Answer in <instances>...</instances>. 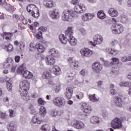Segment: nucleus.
<instances>
[{
  "label": "nucleus",
  "instance_id": "obj_1",
  "mask_svg": "<svg viewBox=\"0 0 131 131\" xmlns=\"http://www.w3.org/2000/svg\"><path fill=\"white\" fill-rule=\"evenodd\" d=\"M77 14L73 13L72 10L69 9L64 10L62 14V20L63 21H71L73 18H77Z\"/></svg>",
  "mask_w": 131,
  "mask_h": 131
},
{
  "label": "nucleus",
  "instance_id": "obj_2",
  "mask_svg": "<svg viewBox=\"0 0 131 131\" xmlns=\"http://www.w3.org/2000/svg\"><path fill=\"white\" fill-rule=\"evenodd\" d=\"M111 30L113 34H120L123 32V26L120 24H114L111 27Z\"/></svg>",
  "mask_w": 131,
  "mask_h": 131
},
{
  "label": "nucleus",
  "instance_id": "obj_3",
  "mask_svg": "<svg viewBox=\"0 0 131 131\" xmlns=\"http://www.w3.org/2000/svg\"><path fill=\"white\" fill-rule=\"evenodd\" d=\"M111 125L114 129H120L122 127V121L118 118H115L112 121Z\"/></svg>",
  "mask_w": 131,
  "mask_h": 131
},
{
  "label": "nucleus",
  "instance_id": "obj_4",
  "mask_svg": "<svg viewBox=\"0 0 131 131\" xmlns=\"http://www.w3.org/2000/svg\"><path fill=\"white\" fill-rule=\"evenodd\" d=\"M73 28L71 27L70 30V35H69L68 34L67 35V37L69 38L68 41L73 47H74L77 45V39L73 36Z\"/></svg>",
  "mask_w": 131,
  "mask_h": 131
},
{
  "label": "nucleus",
  "instance_id": "obj_5",
  "mask_svg": "<svg viewBox=\"0 0 131 131\" xmlns=\"http://www.w3.org/2000/svg\"><path fill=\"white\" fill-rule=\"evenodd\" d=\"M71 27H69L65 31L66 36L63 34L59 35V40L62 45H66L68 42L69 38L67 37V35H70Z\"/></svg>",
  "mask_w": 131,
  "mask_h": 131
},
{
  "label": "nucleus",
  "instance_id": "obj_6",
  "mask_svg": "<svg viewBox=\"0 0 131 131\" xmlns=\"http://www.w3.org/2000/svg\"><path fill=\"white\" fill-rule=\"evenodd\" d=\"M104 40V38L102 35L99 34L95 35L94 37V41H90V45H92L93 47H96V45H101Z\"/></svg>",
  "mask_w": 131,
  "mask_h": 131
},
{
  "label": "nucleus",
  "instance_id": "obj_7",
  "mask_svg": "<svg viewBox=\"0 0 131 131\" xmlns=\"http://www.w3.org/2000/svg\"><path fill=\"white\" fill-rule=\"evenodd\" d=\"M53 103L55 106H57V107H61V106H64V105H65L66 101L64 98L58 97L55 98L53 99Z\"/></svg>",
  "mask_w": 131,
  "mask_h": 131
},
{
  "label": "nucleus",
  "instance_id": "obj_8",
  "mask_svg": "<svg viewBox=\"0 0 131 131\" xmlns=\"http://www.w3.org/2000/svg\"><path fill=\"white\" fill-rule=\"evenodd\" d=\"M67 62L71 69H77L79 67V62L77 60H73L72 57H70L68 59Z\"/></svg>",
  "mask_w": 131,
  "mask_h": 131
},
{
  "label": "nucleus",
  "instance_id": "obj_9",
  "mask_svg": "<svg viewBox=\"0 0 131 131\" xmlns=\"http://www.w3.org/2000/svg\"><path fill=\"white\" fill-rule=\"evenodd\" d=\"M84 11H85V7L83 4H80L75 6L73 13L78 16V14H81Z\"/></svg>",
  "mask_w": 131,
  "mask_h": 131
},
{
  "label": "nucleus",
  "instance_id": "obj_10",
  "mask_svg": "<svg viewBox=\"0 0 131 131\" xmlns=\"http://www.w3.org/2000/svg\"><path fill=\"white\" fill-rule=\"evenodd\" d=\"M49 16L53 20H58L60 18V11L58 9H53L49 12Z\"/></svg>",
  "mask_w": 131,
  "mask_h": 131
},
{
  "label": "nucleus",
  "instance_id": "obj_11",
  "mask_svg": "<svg viewBox=\"0 0 131 131\" xmlns=\"http://www.w3.org/2000/svg\"><path fill=\"white\" fill-rule=\"evenodd\" d=\"M71 124L77 129L84 128V124L81 121L73 120L71 122Z\"/></svg>",
  "mask_w": 131,
  "mask_h": 131
},
{
  "label": "nucleus",
  "instance_id": "obj_12",
  "mask_svg": "<svg viewBox=\"0 0 131 131\" xmlns=\"http://www.w3.org/2000/svg\"><path fill=\"white\" fill-rule=\"evenodd\" d=\"M80 53L82 57H91L93 55V51L88 48H82L80 50Z\"/></svg>",
  "mask_w": 131,
  "mask_h": 131
},
{
  "label": "nucleus",
  "instance_id": "obj_13",
  "mask_svg": "<svg viewBox=\"0 0 131 131\" xmlns=\"http://www.w3.org/2000/svg\"><path fill=\"white\" fill-rule=\"evenodd\" d=\"M102 65H101L99 62H95L92 65V70H93V72L97 74H99L101 70H102Z\"/></svg>",
  "mask_w": 131,
  "mask_h": 131
},
{
  "label": "nucleus",
  "instance_id": "obj_14",
  "mask_svg": "<svg viewBox=\"0 0 131 131\" xmlns=\"http://www.w3.org/2000/svg\"><path fill=\"white\" fill-rule=\"evenodd\" d=\"M1 82H6V86L7 90L9 92H12V83H11V79L10 78H3L1 79Z\"/></svg>",
  "mask_w": 131,
  "mask_h": 131
},
{
  "label": "nucleus",
  "instance_id": "obj_15",
  "mask_svg": "<svg viewBox=\"0 0 131 131\" xmlns=\"http://www.w3.org/2000/svg\"><path fill=\"white\" fill-rule=\"evenodd\" d=\"M30 85V83H29V81L24 80L20 82L19 89H21V90H29Z\"/></svg>",
  "mask_w": 131,
  "mask_h": 131
},
{
  "label": "nucleus",
  "instance_id": "obj_16",
  "mask_svg": "<svg viewBox=\"0 0 131 131\" xmlns=\"http://www.w3.org/2000/svg\"><path fill=\"white\" fill-rule=\"evenodd\" d=\"M42 76L45 79H50V78L54 77V73L51 70H46L43 72Z\"/></svg>",
  "mask_w": 131,
  "mask_h": 131
},
{
  "label": "nucleus",
  "instance_id": "obj_17",
  "mask_svg": "<svg viewBox=\"0 0 131 131\" xmlns=\"http://www.w3.org/2000/svg\"><path fill=\"white\" fill-rule=\"evenodd\" d=\"M81 106L84 109L83 112L84 113L88 114L92 111V107L86 102H82Z\"/></svg>",
  "mask_w": 131,
  "mask_h": 131
},
{
  "label": "nucleus",
  "instance_id": "obj_18",
  "mask_svg": "<svg viewBox=\"0 0 131 131\" xmlns=\"http://www.w3.org/2000/svg\"><path fill=\"white\" fill-rule=\"evenodd\" d=\"M13 64H14V61L11 58H7V60L4 63V68H7L9 69L11 68V66H13Z\"/></svg>",
  "mask_w": 131,
  "mask_h": 131
},
{
  "label": "nucleus",
  "instance_id": "obj_19",
  "mask_svg": "<svg viewBox=\"0 0 131 131\" xmlns=\"http://www.w3.org/2000/svg\"><path fill=\"white\" fill-rule=\"evenodd\" d=\"M46 62L47 65L52 66V65H54L56 63V60L54 57L49 56L46 57Z\"/></svg>",
  "mask_w": 131,
  "mask_h": 131
},
{
  "label": "nucleus",
  "instance_id": "obj_20",
  "mask_svg": "<svg viewBox=\"0 0 131 131\" xmlns=\"http://www.w3.org/2000/svg\"><path fill=\"white\" fill-rule=\"evenodd\" d=\"M27 91H28V90L27 89H19V94L21 97H22L23 99H24V100L28 99L27 97V94H28V93L27 92Z\"/></svg>",
  "mask_w": 131,
  "mask_h": 131
},
{
  "label": "nucleus",
  "instance_id": "obj_21",
  "mask_svg": "<svg viewBox=\"0 0 131 131\" xmlns=\"http://www.w3.org/2000/svg\"><path fill=\"white\" fill-rule=\"evenodd\" d=\"M43 5L48 9H52L54 7V1L52 0H45L43 1Z\"/></svg>",
  "mask_w": 131,
  "mask_h": 131
},
{
  "label": "nucleus",
  "instance_id": "obj_22",
  "mask_svg": "<svg viewBox=\"0 0 131 131\" xmlns=\"http://www.w3.org/2000/svg\"><path fill=\"white\" fill-rule=\"evenodd\" d=\"M104 51H105L106 53H107V54H110V55H113L114 56L117 55L118 53L117 50L115 49H112V48H106L104 50Z\"/></svg>",
  "mask_w": 131,
  "mask_h": 131
},
{
  "label": "nucleus",
  "instance_id": "obj_23",
  "mask_svg": "<svg viewBox=\"0 0 131 131\" xmlns=\"http://www.w3.org/2000/svg\"><path fill=\"white\" fill-rule=\"evenodd\" d=\"M12 36L13 34L11 33H3V37H4L7 41H12Z\"/></svg>",
  "mask_w": 131,
  "mask_h": 131
},
{
  "label": "nucleus",
  "instance_id": "obj_24",
  "mask_svg": "<svg viewBox=\"0 0 131 131\" xmlns=\"http://www.w3.org/2000/svg\"><path fill=\"white\" fill-rule=\"evenodd\" d=\"M35 49L39 53H43L45 52V46L40 43L35 45Z\"/></svg>",
  "mask_w": 131,
  "mask_h": 131
},
{
  "label": "nucleus",
  "instance_id": "obj_25",
  "mask_svg": "<svg viewBox=\"0 0 131 131\" xmlns=\"http://www.w3.org/2000/svg\"><path fill=\"white\" fill-rule=\"evenodd\" d=\"M48 53L49 55H51L53 57H57L59 55V51L54 48L49 49Z\"/></svg>",
  "mask_w": 131,
  "mask_h": 131
},
{
  "label": "nucleus",
  "instance_id": "obj_26",
  "mask_svg": "<svg viewBox=\"0 0 131 131\" xmlns=\"http://www.w3.org/2000/svg\"><path fill=\"white\" fill-rule=\"evenodd\" d=\"M108 14L111 17H117L118 16V11L114 8H110L108 10Z\"/></svg>",
  "mask_w": 131,
  "mask_h": 131
},
{
  "label": "nucleus",
  "instance_id": "obj_27",
  "mask_svg": "<svg viewBox=\"0 0 131 131\" xmlns=\"http://www.w3.org/2000/svg\"><path fill=\"white\" fill-rule=\"evenodd\" d=\"M115 103L117 106V107H122V99L116 96L115 97Z\"/></svg>",
  "mask_w": 131,
  "mask_h": 131
},
{
  "label": "nucleus",
  "instance_id": "obj_28",
  "mask_svg": "<svg viewBox=\"0 0 131 131\" xmlns=\"http://www.w3.org/2000/svg\"><path fill=\"white\" fill-rule=\"evenodd\" d=\"M3 49L5 50L8 53H12L14 51V47L12 44H9L8 46H4L3 47Z\"/></svg>",
  "mask_w": 131,
  "mask_h": 131
},
{
  "label": "nucleus",
  "instance_id": "obj_29",
  "mask_svg": "<svg viewBox=\"0 0 131 131\" xmlns=\"http://www.w3.org/2000/svg\"><path fill=\"white\" fill-rule=\"evenodd\" d=\"M90 122L93 124H96L97 123H100V119L98 116H92L90 118Z\"/></svg>",
  "mask_w": 131,
  "mask_h": 131
},
{
  "label": "nucleus",
  "instance_id": "obj_30",
  "mask_svg": "<svg viewBox=\"0 0 131 131\" xmlns=\"http://www.w3.org/2000/svg\"><path fill=\"white\" fill-rule=\"evenodd\" d=\"M36 9H37V8H36V6H35V5L33 4H31L27 6V11L29 13H30V12L31 13H33L34 12V11L36 10Z\"/></svg>",
  "mask_w": 131,
  "mask_h": 131
},
{
  "label": "nucleus",
  "instance_id": "obj_31",
  "mask_svg": "<svg viewBox=\"0 0 131 131\" xmlns=\"http://www.w3.org/2000/svg\"><path fill=\"white\" fill-rule=\"evenodd\" d=\"M54 75H60L61 74V69L58 66H55L52 69Z\"/></svg>",
  "mask_w": 131,
  "mask_h": 131
},
{
  "label": "nucleus",
  "instance_id": "obj_32",
  "mask_svg": "<svg viewBox=\"0 0 131 131\" xmlns=\"http://www.w3.org/2000/svg\"><path fill=\"white\" fill-rule=\"evenodd\" d=\"M8 131H17V126L13 123H10L8 126Z\"/></svg>",
  "mask_w": 131,
  "mask_h": 131
},
{
  "label": "nucleus",
  "instance_id": "obj_33",
  "mask_svg": "<svg viewBox=\"0 0 131 131\" xmlns=\"http://www.w3.org/2000/svg\"><path fill=\"white\" fill-rule=\"evenodd\" d=\"M89 97L91 102H93V103L95 102H99V100H100V98H99V97H97L96 96V94L89 95Z\"/></svg>",
  "mask_w": 131,
  "mask_h": 131
},
{
  "label": "nucleus",
  "instance_id": "obj_34",
  "mask_svg": "<svg viewBox=\"0 0 131 131\" xmlns=\"http://www.w3.org/2000/svg\"><path fill=\"white\" fill-rule=\"evenodd\" d=\"M39 113L42 117H45L47 114V109L43 106H41L39 110Z\"/></svg>",
  "mask_w": 131,
  "mask_h": 131
},
{
  "label": "nucleus",
  "instance_id": "obj_35",
  "mask_svg": "<svg viewBox=\"0 0 131 131\" xmlns=\"http://www.w3.org/2000/svg\"><path fill=\"white\" fill-rule=\"evenodd\" d=\"M97 16L99 19H105L106 18V14L103 12V11H99L97 13Z\"/></svg>",
  "mask_w": 131,
  "mask_h": 131
},
{
  "label": "nucleus",
  "instance_id": "obj_36",
  "mask_svg": "<svg viewBox=\"0 0 131 131\" xmlns=\"http://www.w3.org/2000/svg\"><path fill=\"white\" fill-rule=\"evenodd\" d=\"M119 85L120 86H125L128 88V86H130L131 85V82H127V81H123V82H120L119 83Z\"/></svg>",
  "mask_w": 131,
  "mask_h": 131
},
{
  "label": "nucleus",
  "instance_id": "obj_37",
  "mask_svg": "<svg viewBox=\"0 0 131 131\" xmlns=\"http://www.w3.org/2000/svg\"><path fill=\"white\" fill-rule=\"evenodd\" d=\"M32 122L33 123H37L38 124H40L41 122V120L39 119L37 116H34L32 120Z\"/></svg>",
  "mask_w": 131,
  "mask_h": 131
},
{
  "label": "nucleus",
  "instance_id": "obj_38",
  "mask_svg": "<svg viewBox=\"0 0 131 131\" xmlns=\"http://www.w3.org/2000/svg\"><path fill=\"white\" fill-rule=\"evenodd\" d=\"M50 115L52 117H56L58 115V111L55 109H52L50 111Z\"/></svg>",
  "mask_w": 131,
  "mask_h": 131
},
{
  "label": "nucleus",
  "instance_id": "obj_39",
  "mask_svg": "<svg viewBox=\"0 0 131 131\" xmlns=\"http://www.w3.org/2000/svg\"><path fill=\"white\" fill-rule=\"evenodd\" d=\"M51 127L48 124H44L41 126L40 127L41 130L42 131H50Z\"/></svg>",
  "mask_w": 131,
  "mask_h": 131
},
{
  "label": "nucleus",
  "instance_id": "obj_40",
  "mask_svg": "<svg viewBox=\"0 0 131 131\" xmlns=\"http://www.w3.org/2000/svg\"><path fill=\"white\" fill-rule=\"evenodd\" d=\"M32 16L34 18H38L39 16V13L38 12V9H36V10H34L33 12L31 13Z\"/></svg>",
  "mask_w": 131,
  "mask_h": 131
},
{
  "label": "nucleus",
  "instance_id": "obj_41",
  "mask_svg": "<svg viewBox=\"0 0 131 131\" xmlns=\"http://www.w3.org/2000/svg\"><path fill=\"white\" fill-rule=\"evenodd\" d=\"M119 63V59L117 58H112V61L111 62V65H113V64H118Z\"/></svg>",
  "mask_w": 131,
  "mask_h": 131
},
{
  "label": "nucleus",
  "instance_id": "obj_42",
  "mask_svg": "<svg viewBox=\"0 0 131 131\" xmlns=\"http://www.w3.org/2000/svg\"><path fill=\"white\" fill-rule=\"evenodd\" d=\"M86 16H87V18L88 19V21H90V20H92L93 18L95 17V14L94 13H85Z\"/></svg>",
  "mask_w": 131,
  "mask_h": 131
},
{
  "label": "nucleus",
  "instance_id": "obj_43",
  "mask_svg": "<svg viewBox=\"0 0 131 131\" xmlns=\"http://www.w3.org/2000/svg\"><path fill=\"white\" fill-rule=\"evenodd\" d=\"M17 71L18 73H21L22 75V74L25 71V69H24L23 66H20L18 68Z\"/></svg>",
  "mask_w": 131,
  "mask_h": 131
},
{
  "label": "nucleus",
  "instance_id": "obj_44",
  "mask_svg": "<svg viewBox=\"0 0 131 131\" xmlns=\"http://www.w3.org/2000/svg\"><path fill=\"white\" fill-rule=\"evenodd\" d=\"M37 101L39 105H41L42 106L46 105V102L42 98H39Z\"/></svg>",
  "mask_w": 131,
  "mask_h": 131
},
{
  "label": "nucleus",
  "instance_id": "obj_45",
  "mask_svg": "<svg viewBox=\"0 0 131 131\" xmlns=\"http://www.w3.org/2000/svg\"><path fill=\"white\" fill-rule=\"evenodd\" d=\"M9 115L11 118L15 117L16 116V112L13 110H9Z\"/></svg>",
  "mask_w": 131,
  "mask_h": 131
},
{
  "label": "nucleus",
  "instance_id": "obj_46",
  "mask_svg": "<svg viewBox=\"0 0 131 131\" xmlns=\"http://www.w3.org/2000/svg\"><path fill=\"white\" fill-rule=\"evenodd\" d=\"M66 93H71L73 94V88L71 86L67 87L66 89Z\"/></svg>",
  "mask_w": 131,
  "mask_h": 131
},
{
  "label": "nucleus",
  "instance_id": "obj_47",
  "mask_svg": "<svg viewBox=\"0 0 131 131\" xmlns=\"http://www.w3.org/2000/svg\"><path fill=\"white\" fill-rule=\"evenodd\" d=\"M64 95L67 99H71L72 98V95L73 93H71L69 92H65Z\"/></svg>",
  "mask_w": 131,
  "mask_h": 131
},
{
  "label": "nucleus",
  "instance_id": "obj_48",
  "mask_svg": "<svg viewBox=\"0 0 131 131\" xmlns=\"http://www.w3.org/2000/svg\"><path fill=\"white\" fill-rule=\"evenodd\" d=\"M35 37L37 38V39H40L41 37H42V33L41 32H37L35 35Z\"/></svg>",
  "mask_w": 131,
  "mask_h": 131
},
{
  "label": "nucleus",
  "instance_id": "obj_49",
  "mask_svg": "<svg viewBox=\"0 0 131 131\" xmlns=\"http://www.w3.org/2000/svg\"><path fill=\"white\" fill-rule=\"evenodd\" d=\"M33 77V74L30 72H28V73L26 77V78L27 79H31V78H32Z\"/></svg>",
  "mask_w": 131,
  "mask_h": 131
},
{
  "label": "nucleus",
  "instance_id": "obj_50",
  "mask_svg": "<svg viewBox=\"0 0 131 131\" xmlns=\"http://www.w3.org/2000/svg\"><path fill=\"white\" fill-rule=\"evenodd\" d=\"M79 31L81 33L82 35H85V34H86V30H85L84 28L80 29Z\"/></svg>",
  "mask_w": 131,
  "mask_h": 131
},
{
  "label": "nucleus",
  "instance_id": "obj_51",
  "mask_svg": "<svg viewBox=\"0 0 131 131\" xmlns=\"http://www.w3.org/2000/svg\"><path fill=\"white\" fill-rule=\"evenodd\" d=\"M38 31H39V32H41V31L45 32V31H47V28L45 27H40L38 29Z\"/></svg>",
  "mask_w": 131,
  "mask_h": 131
},
{
  "label": "nucleus",
  "instance_id": "obj_52",
  "mask_svg": "<svg viewBox=\"0 0 131 131\" xmlns=\"http://www.w3.org/2000/svg\"><path fill=\"white\" fill-rule=\"evenodd\" d=\"M6 10H7L9 13H13V12H14V7L9 6L8 8H6Z\"/></svg>",
  "mask_w": 131,
  "mask_h": 131
},
{
  "label": "nucleus",
  "instance_id": "obj_53",
  "mask_svg": "<svg viewBox=\"0 0 131 131\" xmlns=\"http://www.w3.org/2000/svg\"><path fill=\"white\" fill-rule=\"evenodd\" d=\"M81 19L83 21H89L86 14H84L81 16Z\"/></svg>",
  "mask_w": 131,
  "mask_h": 131
},
{
  "label": "nucleus",
  "instance_id": "obj_54",
  "mask_svg": "<svg viewBox=\"0 0 131 131\" xmlns=\"http://www.w3.org/2000/svg\"><path fill=\"white\" fill-rule=\"evenodd\" d=\"M76 98L78 100H81V99L83 98V93H81L79 95H76Z\"/></svg>",
  "mask_w": 131,
  "mask_h": 131
},
{
  "label": "nucleus",
  "instance_id": "obj_55",
  "mask_svg": "<svg viewBox=\"0 0 131 131\" xmlns=\"http://www.w3.org/2000/svg\"><path fill=\"white\" fill-rule=\"evenodd\" d=\"M7 117V115H6V113L0 112V117L1 118H2V119H5L6 117Z\"/></svg>",
  "mask_w": 131,
  "mask_h": 131
},
{
  "label": "nucleus",
  "instance_id": "obj_56",
  "mask_svg": "<svg viewBox=\"0 0 131 131\" xmlns=\"http://www.w3.org/2000/svg\"><path fill=\"white\" fill-rule=\"evenodd\" d=\"M60 86H54V91L55 93H59L60 92Z\"/></svg>",
  "mask_w": 131,
  "mask_h": 131
},
{
  "label": "nucleus",
  "instance_id": "obj_57",
  "mask_svg": "<svg viewBox=\"0 0 131 131\" xmlns=\"http://www.w3.org/2000/svg\"><path fill=\"white\" fill-rule=\"evenodd\" d=\"M30 50L32 51V50H36V48H35V45L33 43H31L30 45V48H29Z\"/></svg>",
  "mask_w": 131,
  "mask_h": 131
},
{
  "label": "nucleus",
  "instance_id": "obj_58",
  "mask_svg": "<svg viewBox=\"0 0 131 131\" xmlns=\"http://www.w3.org/2000/svg\"><path fill=\"white\" fill-rule=\"evenodd\" d=\"M20 57L18 55L16 56L14 58L15 62H16V63H19V62H20Z\"/></svg>",
  "mask_w": 131,
  "mask_h": 131
},
{
  "label": "nucleus",
  "instance_id": "obj_59",
  "mask_svg": "<svg viewBox=\"0 0 131 131\" xmlns=\"http://www.w3.org/2000/svg\"><path fill=\"white\" fill-rule=\"evenodd\" d=\"M29 72V71L25 70V71L21 74V75H23L25 78H26V76L28 74Z\"/></svg>",
  "mask_w": 131,
  "mask_h": 131
},
{
  "label": "nucleus",
  "instance_id": "obj_60",
  "mask_svg": "<svg viewBox=\"0 0 131 131\" xmlns=\"http://www.w3.org/2000/svg\"><path fill=\"white\" fill-rule=\"evenodd\" d=\"M110 93L111 94V95H116V94L117 93V92L116 91V90H115V89H111L110 90Z\"/></svg>",
  "mask_w": 131,
  "mask_h": 131
},
{
  "label": "nucleus",
  "instance_id": "obj_61",
  "mask_svg": "<svg viewBox=\"0 0 131 131\" xmlns=\"http://www.w3.org/2000/svg\"><path fill=\"white\" fill-rule=\"evenodd\" d=\"M16 68H17L16 66H14V64H12V66L11 67V72H15V70H16Z\"/></svg>",
  "mask_w": 131,
  "mask_h": 131
},
{
  "label": "nucleus",
  "instance_id": "obj_62",
  "mask_svg": "<svg viewBox=\"0 0 131 131\" xmlns=\"http://www.w3.org/2000/svg\"><path fill=\"white\" fill-rule=\"evenodd\" d=\"M72 5H77L79 3V0H72Z\"/></svg>",
  "mask_w": 131,
  "mask_h": 131
},
{
  "label": "nucleus",
  "instance_id": "obj_63",
  "mask_svg": "<svg viewBox=\"0 0 131 131\" xmlns=\"http://www.w3.org/2000/svg\"><path fill=\"white\" fill-rule=\"evenodd\" d=\"M121 61L122 62H127V57L126 56H124V57H122L121 59Z\"/></svg>",
  "mask_w": 131,
  "mask_h": 131
},
{
  "label": "nucleus",
  "instance_id": "obj_64",
  "mask_svg": "<svg viewBox=\"0 0 131 131\" xmlns=\"http://www.w3.org/2000/svg\"><path fill=\"white\" fill-rule=\"evenodd\" d=\"M127 7L131 8V0H128L127 3Z\"/></svg>",
  "mask_w": 131,
  "mask_h": 131
}]
</instances>
